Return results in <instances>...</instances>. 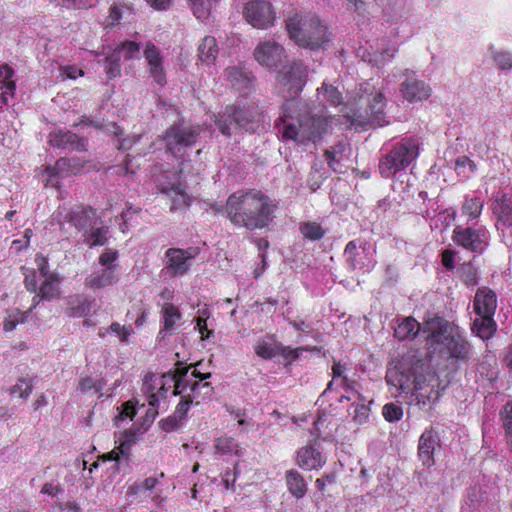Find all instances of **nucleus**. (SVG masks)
<instances>
[{
  "label": "nucleus",
  "instance_id": "obj_6",
  "mask_svg": "<svg viewBox=\"0 0 512 512\" xmlns=\"http://www.w3.org/2000/svg\"><path fill=\"white\" fill-rule=\"evenodd\" d=\"M426 338L438 347L439 356L452 368H460L473 357V348L467 338L458 330L439 327L431 330L423 328Z\"/></svg>",
  "mask_w": 512,
  "mask_h": 512
},
{
  "label": "nucleus",
  "instance_id": "obj_47",
  "mask_svg": "<svg viewBox=\"0 0 512 512\" xmlns=\"http://www.w3.org/2000/svg\"><path fill=\"white\" fill-rule=\"evenodd\" d=\"M357 399L360 403L355 405L353 419L358 424H363L369 418L370 408L366 404V398L360 392H357Z\"/></svg>",
  "mask_w": 512,
  "mask_h": 512
},
{
  "label": "nucleus",
  "instance_id": "obj_26",
  "mask_svg": "<svg viewBox=\"0 0 512 512\" xmlns=\"http://www.w3.org/2000/svg\"><path fill=\"white\" fill-rule=\"evenodd\" d=\"M325 461L320 451L313 446L302 447L297 452V464L305 470L321 468Z\"/></svg>",
  "mask_w": 512,
  "mask_h": 512
},
{
  "label": "nucleus",
  "instance_id": "obj_54",
  "mask_svg": "<svg viewBox=\"0 0 512 512\" xmlns=\"http://www.w3.org/2000/svg\"><path fill=\"white\" fill-rule=\"evenodd\" d=\"M117 259V252L111 249L105 250L99 257V264L103 268H114L116 270L115 261Z\"/></svg>",
  "mask_w": 512,
  "mask_h": 512
},
{
  "label": "nucleus",
  "instance_id": "obj_5",
  "mask_svg": "<svg viewBox=\"0 0 512 512\" xmlns=\"http://www.w3.org/2000/svg\"><path fill=\"white\" fill-rule=\"evenodd\" d=\"M347 106L351 114L347 115L350 128L366 129L368 125L383 127L389 124L386 120V99L382 89L371 81L360 84L356 94L348 99Z\"/></svg>",
  "mask_w": 512,
  "mask_h": 512
},
{
  "label": "nucleus",
  "instance_id": "obj_3",
  "mask_svg": "<svg viewBox=\"0 0 512 512\" xmlns=\"http://www.w3.org/2000/svg\"><path fill=\"white\" fill-rule=\"evenodd\" d=\"M279 203L261 190L249 189L231 194L225 204L230 222L247 230H261L268 227L275 218Z\"/></svg>",
  "mask_w": 512,
  "mask_h": 512
},
{
  "label": "nucleus",
  "instance_id": "obj_40",
  "mask_svg": "<svg viewBox=\"0 0 512 512\" xmlns=\"http://www.w3.org/2000/svg\"><path fill=\"white\" fill-rule=\"evenodd\" d=\"M503 427L507 436V444L512 452V401L506 403L500 412Z\"/></svg>",
  "mask_w": 512,
  "mask_h": 512
},
{
  "label": "nucleus",
  "instance_id": "obj_29",
  "mask_svg": "<svg viewBox=\"0 0 512 512\" xmlns=\"http://www.w3.org/2000/svg\"><path fill=\"white\" fill-rule=\"evenodd\" d=\"M286 486L288 491L297 499L303 498L307 493V483L304 477L295 469L286 471Z\"/></svg>",
  "mask_w": 512,
  "mask_h": 512
},
{
  "label": "nucleus",
  "instance_id": "obj_48",
  "mask_svg": "<svg viewBox=\"0 0 512 512\" xmlns=\"http://www.w3.org/2000/svg\"><path fill=\"white\" fill-rule=\"evenodd\" d=\"M33 390V384L30 379L20 378L15 385L9 389L10 395H18L22 399H27Z\"/></svg>",
  "mask_w": 512,
  "mask_h": 512
},
{
  "label": "nucleus",
  "instance_id": "obj_38",
  "mask_svg": "<svg viewBox=\"0 0 512 512\" xmlns=\"http://www.w3.org/2000/svg\"><path fill=\"white\" fill-rule=\"evenodd\" d=\"M461 281L467 286L478 284V272L471 262H464L458 269Z\"/></svg>",
  "mask_w": 512,
  "mask_h": 512
},
{
  "label": "nucleus",
  "instance_id": "obj_56",
  "mask_svg": "<svg viewBox=\"0 0 512 512\" xmlns=\"http://www.w3.org/2000/svg\"><path fill=\"white\" fill-rule=\"evenodd\" d=\"M344 254L349 267L353 270L356 269L357 244L354 240L347 243Z\"/></svg>",
  "mask_w": 512,
  "mask_h": 512
},
{
  "label": "nucleus",
  "instance_id": "obj_13",
  "mask_svg": "<svg viewBox=\"0 0 512 512\" xmlns=\"http://www.w3.org/2000/svg\"><path fill=\"white\" fill-rule=\"evenodd\" d=\"M255 60L269 70H276L286 58L285 49L275 41L259 43L254 50Z\"/></svg>",
  "mask_w": 512,
  "mask_h": 512
},
{
  "label": "nucleus",
  "instance_id": "obj_32",
  "mask_svg": "<svg viewBox=\"0 0 512 512\" xmlns=\"http://www.w3.org/2000/svg\"><path fill=\"white\" fill-rule=\"evenodd\" d=\"M483 208L484 202L480 197L466 196L464 198L461 211L462 215L467 218V221H473L481 216Z\"/></svg>",
  "mask_w": 512,
  "mask_h": 512
},
{
  "label": "nucleus",
  "instance_id": "obj_23",
  "mask_svg": "<svg viewBox=\"0 0 512 512\" xmlns=\"http://www.w3.org/2000/svg\"><path fill=\"white\" fill-rule=\"evenodd\" d=\"M118 279L119 277L114 268H102L101 270L90 273L85 278L84 285L86 288L92 290L102 289L115 284Z\"/></svg>",
  "mask_w": 512,
  "mask_h": 512
},
{
  "label": "nucleus",
  "instance_id": "obj_28",
  "mask_svg": "<svg viewBox=\"0 0 512 512\" xmlns=\"http://www.w3.org/2000/svg\"><path fill=\"white\" fill-rule=\"evenodd\" d=\"M198 59L205 64H213L217 59L219 48L214 36H205L198 45Z\"/></svg>",
  "mask_w": 512,
  "mask_h": 512
},
{
  "label": "nucleus",
  "instance_id": "obj_25",
  "mask_svg": "<svg viewBox=\"0 0 512 512\" xmlns=\"http://www.w3.org/2000/svg\"><path fill=\"white\" fill-rule=\"evenodd\" d=\"M14 70L7 64L0 65V107L8 104L16 90Z\"/></svg>",
  "mask_w": 512,
  "mask_h": 512
},
{
  "label": "nucleus",
  "instance_id": "obj_20",
  "mask_svg": "<svg viewBox=\"0 0 512 512\" xmlns=\"http://www.w3.org/2000/svg\"><path fill=\"white\" fill-rule=\"evenodd\" d=\"M400 91L408 102L423 101L431 95V88L425 82L415 78H407L401 84Z\"/></svg>",
  "mask_w": 512,
  "mask_h": 512
},
{
  "label": "nucleus",
  "instance_id": "obj_51",
  "mask_svg": "<svg viewBox=\"0 0 512 512\" xmlns=\"http://www.w3.org/2000/svg\"><path fill=\"white\" fill-rule=\"evenodd\" d=\"M179 395L181 396V400L176 406L175 417L178 420H183L186 418L187 412L189 411L191 404L193 403V400L190 399L188 396H185L184 393Z\"/></svg>",
  "mask_w": 512,
  "mask_h": 512
},
{
  "label": "nucleus",
  "instance_id": "obj_42",
  "mask_svg": "<svg viewBox=\"0 0 512 512\" xmlns=\"http://www.w3.org/2000/svg\"><path fill=\"white\" fill-rule=\"evenodd\" d=\"M27 318L26 312H21L19 309H13L7 312V315L3 322V329L6 332L13 331L17 325L24 322Z\"/></svg>",
  "mask_w": 512,
  "mask_h": 512
},
{
  "label": "nucleus",
  "instance_id": "obj_17",
  "mask_svg": "<svg viewBox=\"0 0 512 512\" xmlns=\"http://www.w3.org/2000/svg\"><path fill=\"white\" fill-rule=\"evenodd\" d=\"M197 254V249H180V248H169L165 252L167 258V267L171 270L174 275H183L189 269V261L193 259Z\"/></svg>",
  "mask_w": 512,
  "mask_h": 512
},
{
  "label": "nucleus",
  "instance_id": "obj_52",
  "mask_svg": "<svg viewBox=\"0 0 512 512\" xmlns=\"http://www.w3.org/2000/svg\"><path fill=\"white\" fill-rule=\"evenodd\" d=\"M226 75L231 83H237L240 80L250 81V73L244 72L238 67L227 68Z\"/></svg>",
  "mask_w": 512,
  "mask_h": 512
},
{
  "label": "nucleus",
  "instance_id": "obj_64",
  "mask_svg": "<svg viewBox=\"0 0 512 512\" xmlns=\"http://www.w3.org/2000/svg\"><path fill=\"white\" fill-rule=\"evenodd\" d=\"M63 492V488L60 485H53L52 483H45L41 489V493L49 496H57Z\"/></svg>",
  "mask_w": 512,
  "mask_h": 512
},
{
  "label": "nucleus",
  "instance_id": "obj_49",
  "mask_svg": "<svg viewBox=\"0 0 512 512\" xmlns=\"http://www.w3.org/2000/svg\"><path fill=\"white\" fill-rule=\"evenodd\" d=\"M309 347L292 348L278 343V355L282 356L288 364L298 359L300 353L303 351H310Z\"/></svg>",
  "mask_w": 512,
  "mask_h": 512
},
{
  "label": "nucleus",
  "instance_id": "obj_21",
  "mask_svg": "<svg viewBox=\"0 0 512 512\" xmlns=\"http://www.w3.org/2000/svg\"><path fill=\"white\" fill-rule=\"evenodd\" d=\"M473 305L477 315H494L497 308V295L486 286L480 287L476 291Z\"/></svg>",
  "mask_w": 512,
  "mask_h": 512
},
{
  "label": "nucleus",
  "instance_id": "obj_44",
  "mask_svg": "<svg viewBox=\"0 0 512 512\" xmlns=\"http://www.w3.org/2000/svg\"><path fill=\"white\" fill-rule=\"evenodd\" d=\"M238 443L232 437L222 436L216 439L215 449L216 452L221 454H237L238 453Z\"/></svg>",
  "mask_w": 512,
  "mask_h": 512
},
{
  "label": "nucleus",
  "instance_id": "obj_41",
  "mask_svg": "<svg viewBox=\"0 0 512 512\" xmlns=\"http://www.w3.org/2000/svg\"><path fill=\"white\" fill-rule=\"evenodd\" d=\"M125 52V44L119 51H114L105 61V69L109 78H115L120 75V54Z\"/></svg>",
  "mask_w": 512,
  "mask_h": 512
},
{
  "label": "nucleus",
  "instance_id": "obj_30",
  "mask_svg": "<svg viewBox=\"0 0 512 512\" xmlns=\"http://www.w3.org/2000/svg\"><path fill=\"white\" fill-rule=\"evenodd\" d=\"M473 322L472 330L482 340H489L493 337L497 330V324L494 320V315H478Z\"/></svg>",
  "mask_w": 512,
  "mask_h": 512
},
{
  "label": "nucleus",
  "instance_id": "obj_60",
  "mask_svg": "<svg viewBox=\"0 0 512 512\" xmlns=\"http://www.w3.org/2000/svg\"><path fill=\"white\" fill-rule=\"evenodd\" d=\"M62 79H76L78 76L83 75V71L78 69L76 66L67 65L60 69Z\"/></svg>",
  "mask_w": 512,
  "mask_h": 512
},
{
  "label": "nucleus",
  "instance_id": "obj_57",
  "mask_svg": "<svg viewBox=\"0 0 512 512\" xmlns=\"http://www.w3.org/2000/svg\"><path fill=\"white\" fill-rule=\"evenodd\" d=\"M344 148H345L344 144H338L335 147H332L331 149L325 150V152H324V156L327 160L328 166L331 169H333L334 171L337 170L335 167V164L337 163L336 154L344 151Z\"/></svg>",
  "mask_w": 512,
  "mask_h": 512
},
{
  "label": "nucleus",
  "instance_id": "obj_7",
  "mask_svg": "<svg viewBox=\"0 0 512 512\" xmlns=\"http://www.w3.org/2000/svg\"><path fill=\"white\" fill-rule=\"evenodd\" d=\"M289 37L299 46L317 50L332 40V33L327 25L317 16L295 14L286 21Z\"/></svg>",
  "mask_w": 512,
  "mask_h": 512
},
{
  "label": "nucleus",
  "instance_id": "obj_31",
  "mask_svg": "<svg viewBox=\"0 0 512 512\" xmlns=\"http://www.w3.org/2000/svg\"><path fill=\"white\" fill-rule=\"evenodd\" d=\"M421 330L420 323L413 317L409 316L402 320L394 330L395 337L400 340L414 339Z\"/></svg>",
  "mask_w": 512,
  "mask_h": 512
},
{
  "label": "nucleus",
  "instance_id": "obj_62",
  "mask_svg": "<svg viewBox=\"0 0 512 512\" xmlns=\"http://www.w3.org/2000/svg\"><path fill=\"white\" fill-rule=\"evenodd\" d=\"M109 331L115 333L121 340H125L128 335L126 327L120 325L119 323H112L110 327L105 330V332H100L99 335L104 337Z\"/></svg>",
  "mask_w": 512,
  "mask_h": 512
},
{
  "label": "nucleus",
  "instance_id": "obj_45",
  "mask_svg": "<svg viewBox=\"0 0 512 512\" xmlns=\"http://www.w3.org/2000/svg\"><path fill=\"white\" fill-rule=\"evenodd\" d=\"M107 232L108 230L105 227L97 228L90 233L84 234V242L89 247L104 245L107 241Z\"/></svg>",
  "mask_w": 512,
  "mask_h": 512
},
{
  "label": "nucleus",
  "instance_id": "obj_10",
  "mask_svg": "<svg viewBox=\"0 0 512 512\" xmlns=\"http://www.w3.org/2000/svg\"><path fill=\"white\" fill-rule=\"evenodd\" d=\"M200 134L199 126H187L182 124H173L166 129L163 136L166 149L173 155H177L182 149L193 145Z\"/></svg>",
  "mask_w": 512,
  "mask_h": 512
},
{
  "label": "nucleus",
  "instance_id": "obj_18",
  "mask_svg": "<svg viewBox=\"0 0 512 512\" xmlns=\"http://www.w3.org/2000/svg\"><path fill=\"white\" fill-rule=\"evenodd\" d=\"M161 194L165 195L170 201V211L186 209L191 204V197L186 192L185 187L180 183H165L158 186Z\"/></svg>",
  "mask_w": 512,
  "mask_h": 512
},
{
  "label": "nucleus",
  "instance_id": "obj_61",
  "mask_svg": "<svg viewBox=\"0 0 512 512\" xmlns=\"http://www.w3.org/2000/svg\"><path fill=\"white\" fill-rule=\"evenodd\" d=\"M79 389L82 392H88L92 389H94L97 392L101 389V385L95 379H93L91 377H85V378L81 379V381L79 383Z\"/></svg>",
  "mask_w": 512,
  "mask_h": 512
},
{
  "label": "nucleus",
  "instance_id": "obj_36",
  "mask_svg": "<svg viewBox=\"0 0 512 512\" xmlns=\"http://www.w3.org/2000/svg\"><path fill=\"white\" fill-rule=\"evenodd\" d=\"M194 16L199 20H205L210 16L213 3L218 0H188Z\"/></svg>",
  "mask_w": 512,
  "mask_h": 512
},
{
  "label": "nucleus",
  "instance_id": "obj_2",
  "mask_svg": "<svg viewBox=\"0 0 512 512\" xmlns=\"http://www.w3.org/2000/svg\"><path fill=\"white\" fill-rule=\"evenodd\" d=\"M190 367L184 366L181 362L176 364L174 370L163 373L157 377L153 372H148L142 380L141 391L146 396L147 405L140 404L138 400H130V445L136 442L139 435L149 429L158 415V407L161 399H165L168 392L177 396L181 394L185 376Z\"/></svg>",
  "mask_w": 512,
  "mask_h": 512
},
{
  "label": "nucleus",
  "instance_id": "obj_4",
  "mask_svg": "<svg viewBox=\"0 0 512 512\" xmlns=\"http://www.w3.org/2000/svg\"><path fill=\"white\" fill-rule=\"evenodd\" d=\"M413 381L404 372H397L393 376H387V384L397 388L405 398L410 395L412 401L424 409L438 401L442 393L449 385L448 381L440 379V376L430 366L419 361L412 367Z\"/></svg>",
  "mask_w": 512,
  "mask_h": 512
},
{
  "label": "nucleus",
  "instance_id": "obj_15",
  "mask_svg": "<svg viewBox=\"0 0 512 512\" xmlns=\"http://www.w3.org/2000/svg\"><path fill=\"white\" fill-rule=\"evenodd\" d=\"M492 214L496 218L495 227L502 235L506 229L512 228V194L499 193L492 203Z\"/></svg>",
  "mask_w": 512,
  "mask_h": 512
},
{
  "label": "nucleus",
  "instance_id": "obj_9",
  "mask_svg": "<svg viewBox=\"0 0 512 512\" xmlns=\"http://www.w3.org/2000/svg\"><path fill=\"white\" fill-rule=\"evenodd\" d=\"M451 238L458 247L478 255H482L489 246V232L485 226H456Z\"/></svg>",
  "mask_w": 512,
  "mask_h": 512
},
{
  "label": "nucleus",
  "instance_id": "obj_50",
  "mask_svg": "<svg viewBox=\"0 0 512 512\" xmlns=\"http://www.w3.org/2000/svg\"><path fill=\"white\" fill-rule=\"evenodd\" d=\"M382 415L390 423L397 422L403 417V409L395 403H387L382 408Z\"/></svg>",
  "mask_w": 512,
  "mask_h": 512
},
{
  "label": "nucleus",
  "instance_id": "obj_59",
  "mask_svg": "<svg viewBox=\"0 0 512 512\" xmlns=\"http://www.w3.org/2000/svg\"><path fill=\"white\" fill-rule=\"evenodd\" d=\"M455 256L456 252L452 249H445L441 253L442 265L447 270H453L455 268Z\"/></svg>",
  "mask_w": 512,
  "mask_h": 512
},
{
  "label": "nucleus",
  "instance_id": "obj_12",
  "mask_svg": "<svg viewBox=\"0 0 512 512\" xmlns=\"http://www.w3.org/2000/svg\"><path fill=\"white\" fill-rule=\"evenodd\" d=\"M244 18L256 29H268L274 24L276 16L270 2L252 0L245 6Z\"/></svg>",
  "mask_w": 512,
  "mask_h": 512
},
{
  "label": "nucleus",
  "instance_id": "obj_27",
  "mask_svg": "<svg viewBox=\"0 0 512 512\" xmlns=\"http://www.w3.org/2000/svg\"><path fill=\"white\" fill-rule=\"evenodd\" d=\"M60 279L56 274H51L44 278L39 293L33 298V306L30 308V311L38 305L40 300H51L60 294L59 289Z\"/></svg>",
  "mask_w": 512,
  "mask_h": 512
},
{
  "label": "nucleus",
  "instance_id": "obj_33",
  "mask_svg": "<svg viewBox=\"0 0 512 512\" xmlns=\"http://www.w3.org/2000/svg\"><path fill=\"white\" fill-rule=\"evenodd\" d=\"M91 311V302L80 295L73 296L68 301L66 314L70 317H84Z\"/></svg>",
  "mask_w": 512,
  "mask_h": 512
},
{
  "label": "nucleus",
  "instance_id": "obj_63",
  "mask_svg": "<svg viewBox=\"0 0 512 512\" xmlns=\"http://www.w3.org/2000/svg\"><path fill=\"white\" fill-rule=\"evenodd\" d=\"M196 327L198 328L201 339L203 340L208 339L213 334V331L208 329L207 321L204 317H198L196 319Z\"/></svg>",
  "mask_w": 512,
  "mask_h": 512
},
{
  "label": "nucleus",
  "instance_id": "obj_43",
  "mask_svg": "<svg viewBox=\"0 0 512 512\" xmlns=\"http://www.w3.org/2000/svg\"><path fill=\"white\" fill-rule=\"evenodd\" d=\"M159 478L155 476L148 477L141 482H136L130 486V495L151 494V490L158 484Z\"/></svg>",
  "mask_w": 512,
  "mask_h": 512
},
{
  "label": "nucleus",
  "instance_id": "obj_53",
  "mask_svg": "<svg viewBox=\"0 0 512 512\" xmlns=\"http://www.w3.org/2000/svg\"><path fill=\"white\" fill-rule=\"evenodd\" d=\"M123 11L118 6H112L109 11V15L106 17L103 25L104 28H111L117 25L122 18Z\"/></svg>",
  "mask_w": 512,
  "mask_h": 512
},
{
  "label": "nucleus",
  "instance_id": "obj_46",
  "mask_svg": "<svg viewBox=\"0 0 512 512\" xmlns=\"http://www.w3.org/2000/svg\"><path fill=\"white\" fill-rule=\"evenodd\" d=\"M255 353L262 359H272L278 355V343L270 344L264 340H260L255 345Z\"/></svg>",
  "mask_w": 512,
  "mask_h": 512
},
{
  "label": "nucleus",
  "instance_id": "obj_34",
  "mask_svg": "<svg viewBox=\"0 0 512 512\" xmlns=\"http://www.w3.org/2000/svg\"><path fill=\"white\" fill-rule=\"evenodd\" d=\"M299 231L305 239L317 241L324 237L326 229H324L318 222L304 221L299 224Z\"/></svg>",
  "mask_w": 512,
  "mask_h": 512
},
{
  "label": "nucleus",
  "instance_id": "obj_22",
  "mask_svg": "<svg viewBox=\"0 0 512 512\" xmlns=\"http://www.w3.org/2000/svg\"><path fill=\"white\" fill-rule=\"evenodd\" d=\"M438 441L439 439L432 428L426 429L420 436L418 455L422 463L428 467L434 464V451Z\"/></svg>",
  "mask_w": 512,
  "mask_h": 512
},
{
  "label": "nucleus",
  "instance_id": "obj_1",
  "mask_svg": "<svg viewBox=\"0 0 512 512\" xmlns=\"http://www.w3.org/2000/svg\"><path fill=\"white\" fill-rule=\"evenodd\" d=\"M308 78V68L301 61H291L278 71L276 87L286 99L281 106V115L276 127L283 141H293L298 145L316 143L327 132L331 117L313 114L306 105L296 98L303 91Z\"/></svg>",
  "mask_w": 512,
  "mask_h": 512
},
{
  "label": "nucleus",
  "instance_id": "obj_14",
  "mask_svg": "<svg viewBox=\"0 0 512 512\" xmlns=\"http://www.w3.org/2000/svg\"><path fill=\"white\" fill-rule=\"evenodd\" d=\"M143 56L152 80L159 86H165L167 84V74L164 68V57L160 49L152 41H146Z\"/></svg>",
  "mask_w": 512,
  "mask_h": 512
},
{
  "label": "nucleus",
  "instance_id": "obj_35",
  "mask_svg": "<svg viewBox=\"0 0 512 512\" xmlns=\"http://www.w3.org/2000/svg\"><path fill=\"white\" fill-rule=\"evenodd\" d=\"M316 92L317 95L322 94L323 99L333 107H337L343 103L342 93L332 84L323 82L322 85L317 88Z\"/></svg>",
  "mask_w": 512,
  "mask_h": 512
},
{
  "label": "nucleus",
  "instance_id": "obj_19",
  "mask_svg": "<svg viewBox=\"0 0 512 512\" xmlns=\"http://www.w3.org/2000/svg\"><path fill=\"white\" fill-rule=\"evenodd\" d=\"M103 461H111L113 464L110 469L113 473L118 472L120 465L128 461V430L124 429L115 435L114 449L102 455Z\"/></svg>",
  "mask_w": 512,
  "mask_h": 512
},
{
  "label": "nucleus",
  "instance_id": "obj_24",
  "mask_svg": "<svg viewBox=\"0 0 512 512\" xmlns=\"http://www.w3.org/2000/svg\"><path fill=\"white\" fill-rule=\"evenodd\" d=\"M49 144L56 148H71L82 150L85 148V140L79 138L70 131L56 130L49 135Z\"/></svg>",
  "mask_w": 512,
  "mask_h": 512
},
{
  "label": "nucleus",
  "instance_id": "obj_16",
  "mask_svg": "<svg viewBox=\"0 0 512 512\" xmlns=\"http://www.w3.org/2000/svg\"><path fill=\"white\" fill-rule=\"evenodd\" d=\"M95 211L92 208L77 207L70 209L65 206L59 207L53 214L54 220L60 225L64 222L72 224L77 229H83L91 224Z\"/></svg>",
  "mask_w": 512,
  "mask_h": 512
},
{
  "label": "nucleus",
  "instance_id": "obj_11",
  "mask_svg": "<svg viewBox=\"0 0 512 512\" xmlns=\"http://www.w3.org/2000/svg\"><path fill=\"white\" fill-rule=\"evenodd\" d=\"M213 117L215 125L226 137L232 135V126L245 128L252 122V118L246 109L235 104L227 105L222 111L214 114Z\"/></svg>",
  "mask_w": 512,
  "mask_h": 512
},
{
  "label": "nucleus",
  "instance_id": "obj_58",
  "mask_svg": "<svg viewBox=\"0 0 512 512\" xmlns=\"http://www.w3.org/2000/svg\"><path fill=\"white\" fill-rule=\"evenodd\" d=\"M238 464L234 466L233 472L226 471L222 477V484L225 488V490H234L235 489V481L237 479V476L239 474V471L237 470Z\"/></svg>",
  "mask_w": 512,
  "mask_h": 512
},
{
  "label": "nucleus",
  "instance_id": "obj_55",
  "mask_svg": "<svg viewBox=\"0 0 512 512\" xmlns=\"http://www.w3.org/2000/svg\"><path fill=\"white\" fill-rule=\"evenodd\" d=\"M493 60L500 69H511L512 58L508 52H496L493 54Z\"/></svg>",
  "mask_w": 512,
  "mask_h": 512
},
{
  "label": "nucleus",
  "instance_id": "obj_37",
  "mask_svg": "<svg viewBox=\"0 0 512 512\" xmlns=\"http://www.w3.org/2000/svg\"><path fill=\"white\" fill-rule=\"evenodd\" d=\"M185 383H183L181 389V394L186 392L187 390H201L202 400L206 397H210L213 393V386L209 382L201 383L199 381L193 380L189 378L188 373L185 376Z\"/></svg>",
  "mask_w": 512,
  "mask_h": 512
},
{
  "label": "nucleus",
  "instance_id": "obj_8",
  "mask_svg": "<svg viewBox=\"0 0 512 512\" xmlns=\"http://www.w3.org/2000/svg\"><path fill=\"white\" fill-rule=\"evenodd\" d=\"M419 156V142L412 137L403 138L392 145L380 158L378 170L383 178H391L406 169Z\"/></svg>",
  "mask_w": 512,
  "mask_h": 512
},
{
  "label": "nucleus",
  "instance_id": "obj_39",
  "mask_svg": "<svg viewBox=\"0 0 512 512\" xmlns=\"http://www.w3.org/2000/svg\"><path fill=\"white\" fill-rule=\"evenodd\" d=\"M182 317L178 307L173 304H165L163 307L164 329L170 331L174 329L177 321Z\"/></svg>",
  "mask_w": 512,
  "mask_h": 512
}]
</instances>
